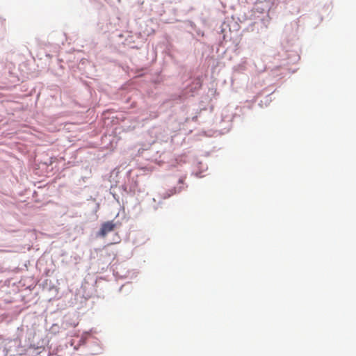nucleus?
<instances>
[{"label":"nucleus","mask_w":356,"mask_h":356,"mask_svg":"<svg viewBox=\"0 0 356 356\" xmlns=\"http://www.w3.org/2000/svg\"><path fill=\"white\" fill-rule=\"evenodd\" d=\"M185 178H180L179 179V184L183 185L184 184Z\"/></svg>","instance_id":"4"},{"label":"nucleus","mask_w":356,"mask_h":356,"mask_svg":"<svg viewBox=\"0 0 356 356\" xmlns=\"http://www.w3.org/2000/svg\"><path fill=\"white\" fill-rule=\"evenodd\" d=\"M105 253L106 256L112 257L113 258H115L116 256V251L115 250H106Z\"/></svg>","instance_id":"3"},{"label":"nucleus","mask_w":356,"mask_h":356,"mask_svg":"<svg viewBox=\"0 0 356 356\" xmlns=\"http://www.w3.org/2000/svg\"><path fill=\"white\" fill-rule=\"evenodd\" d=\"M183 188H184V187H183V186H179V188H173V189L171 191V193H170V194H169V195H168V197H170V196H171V195H173V194H175V193H177L181 192V191L183 190Z\"/></svg>","instance_id":"2"},{"label":"nucleus","mask_w":356,"mask_h":356,"mask_svg":"<svg viewBox=\"0 0 356 356\" xmlns=\"http://www.w3.org/2000/svg\"><path fill=\"white\" fill-rule=\"evenodd\" d=\"M116 225L113 221H106L102 224L101 228L97 233L98 236L105 237L109 232L113 231Z\"/></svg>","instance_id":"1"}]
</instances>
